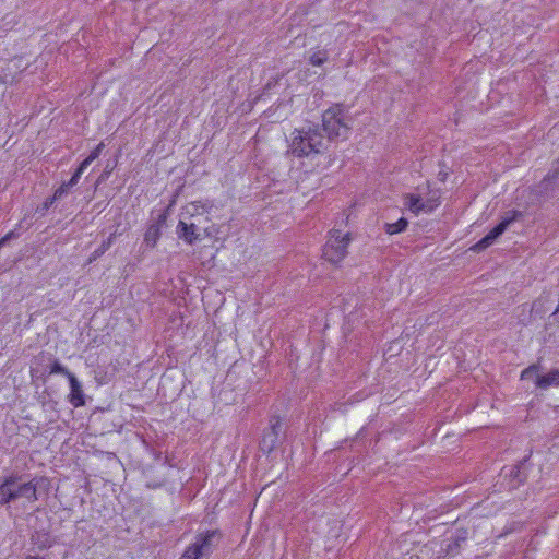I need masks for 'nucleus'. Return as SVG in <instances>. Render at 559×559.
<instances>
[{
	"instance_id": "13",
	"label": "nucleus",
	"mask_w": 559,
	"mask_h": 559,
	"mask_svg": "<svg viewBox=\"0 0 559 559\" xmlns=\"http://www.w3.org/2000/svg\"><path fill=\"white\" fill-rule=\"evenodd\" d=\"M160 225L154 223L150 225L144 234V242L147 247L154 248L160 238Z\"/></svg>"
},
{
	"instance_id": "28",
	"label": "nucleus",
	"mask_w": 559,
	"mask_h": 559,
	"mask_svg": "<svg viewBox=\"0 0 559 559\" xmlns=\"http://www.w3.org/2000/svg\"><path fill=\"white\" fill-rule=\"evenodd\" d=\"M519 473H520V466L516 465L511 468V475L514 474V476L516 477Z\"/></svg>"
},
{
	"instance_id": "4",
	"label": "nucleus",
	"mask_w": 559,
	"mask_h": 559,
	"mask_svg": "<svg viewBox=\"0 0 559 559\" xmlns=\"http://www.w3.org/2000/svg\"><path fill=\"white\" fill-rule=\"evenodd\" d=\"M219 537L221 534L216 530L199 533L179 559H201L203 556H209L214 549V542Z\"/></svg>"
},
{
	"instance_id": "2",
	"label": "nucleus",
	"mask_w": 559,
	"mask_h": 559,
	"mask_svg": "<svg viewBox=\"0 0 559 559\" xmlns=\"http://www.w3.org/2000/svg\"><path fill=\"white\" fill-rule=\"evenodd\" d=\"M322 126L326 133L328 143L333 140H345L348 138L350 127L347 115L342 105L336 104L326 109L322 115Z\"/></svg>"
},
{
	"instance_id": "14",
	"label": "nucleus",
	"mask_w": 559,
	"mask_h": 559,
	"mask_svg": "<svg viewBox=\"0 0 559 559\" xmlns=\"http://www.w3.org/2000/svg\"><path fill=\"white\" fill-rule=\"evenodd\" d=\"M404 205L415 215L424 212V200L417 194H407Z\"/></svg>"
},
{
	"instance_id": "9",
	"label": "nucleus",
	"mask_w": 559,
	"mask_h": 559,
	"mask_svg": "<svg viewBox=\"0 0 559 559\" xmlns=\"http://www.w3.org/2000/svg\"><path fill=\"white\" fill-rule=\"evenodd\" d=\"M197 226L194 224H187L183 221H179L177 226V233L179 238L183 239L188 243H193L198 239Z\"/></svg>"
},
{
	"instance_id": "8",
	"label": "nucleus",
	"mask_w": 559,
	"mask_h": 559,
	"mask_svg": "<svg viewBox=\"0 0 559 559\" xmlns=\"http://www.w3.org/2000/svg\"><path fill=\"white\" fill-rule=\"evenodd\" d=\"M467 539V531L466 530H457L455 534L451 537L449 543L447 544L445 551L449 556H456L461 549L463 543Z\"/></svg>"
},
{
	"instance_id": "22",
	"label": "nucleus",
	"mask_w": 559,
	"mask_h": 559,
	"mask_svg": "<svg viewBox=\"0 0 559 559\" xmlns=\"http://www.w3.org/2000/svg\"><path fill=\"white\" fill-rule=\"evenodd\" d=\"M440 204L439 198H430L424 201V213H431Z\"/></svg>"
},
{
	"instance_id": "10",
	"label": "nucleus",
	"mask_w": 559,
	"mask_h": 559,
	"mask_svg": "<svg viewBox=\"0 0 559 559\" xmlns=\"http://www.w3.org/2000/svg\"><path fill=\"white\" fill-rule=\"evenodd\" d=\"M536 386L546 390L550 386H559V369H552L547 374L536 377Z\"/></svg>"
},
{
	"instance_id": "24",
	"label": "nucleus",
	"mask_w": 559,
	"mask_h": 559,
	"mask_svg": "<svg viewBox=\"0 0 559 559\" xmlns=\"http://www.w3.org/2000/svg\"><path fill=\"white\" fill-rule=\"evenodd\" d=\"M537 371H538V366L537 365H532V366L525 368L521 372V379H530L532 376L536 374Z\"/></svg>"
},
{
	"instance_id": "19",
	"label": "nucleus",
	"mask_w": 559,
	"mask_h": 559,
	"mask_svg": "<svg viewBox=\"0 0 559 559\" xmlns=\"http://www.w3.org/2000/svg\"><path fill=\"white\" fill-rule=\"evenodd\" d=\"M105 147L104 143L100 142L91 153L90 155L83 160L81 162V164H83V167H88L96 158L99 157L103 148Z\"/></svg>"
},
{
	"instance_id": "5",
	"label": "nucleus",
	"mask_w": 559,
	"mask_h": 559,
	"mask_svg": "<svg viewBox=\"0 0 559 559\" xmlns=\"http://www.w3.org/2000/svg\"><path fill=\"white\" fill-rule=\"evenodd\" d=\"M521 216L522 213L515 210L507 212L506 215L502 217L501 222L496 227H493L485 237L477 241L471 249L475 252H480L487 249L488 247L495 243L497 238L500 237L507 230L511 223H513Z\"/></svg>"
},
{
	"instance_id": "3",
	"label": "nucleus",
	"mask_w": 559,
	"mask_h": 559,
	"mask_svg": "<svg viewBox=\"0 0 559 559\" xmlns=\"http://www.w3.org/2000/svg\"><path fill=\"white\" fill-rule=\"evenodd\" d=\"M350 241L349 233L343 234L338 229H331L322 249L323 258L332 264L341 263L348 253L347 248Z\"/></svg>"
},
{
	"instance_id": "25",
	"label": "nucleus",
	"mask_w": 559,
	"mask_h": 559,
	"mask_svg": "<svg viewBox=\"0 0 559 559\" xmlns=\"http://www.w3.org/2000/svg\"><path fill=\"white\" fill-rule=\"evenodd\" d=\"M70 187H67V182H63L53 193V199L60 200L70 191Z\"/></svg>"
},
{
	"instance_id": "7",
	"label": "nucleus",
	"mask_w": 559,
	"mask_h": 559,
	"mask_svg": "<svg viewBox=\"0 0 559 559\" xmlns=\"http://www.w3.org/2000/svg\"><path fill=\"white\" fill-rule=\"evenodd\" d=\"M70 384V393L68 395V401L73 407H81L85 405V394L83 392V388L78 378L72 374L69 379Z\"/></svg>"
},
{
	"instance_id": "16",
	"label": "nucleus",
	"mask_w": 559,
	"mask_h": 559,
	"mask_svg": "<svg viewBox=\"0 0 559 559\" xmlns=\"http://www.w3.org/2000/svg\"><path fill=\"white\" fill-rule=\"evenodd\" d=\"M556 164L557 166L551 171H549L540 182V187L545 190H547L550 185H554L559 180V158L557 159Z\"/></svg>"
},
{
	"instance_id": "21",
	"label": "nucleus",
	"mask_w": 559,
	"mask_h": 559,
	"mask_svg": "<svg viewBox=\"0 0 559 559\" xmlns=\"http://www.w3.org/2000/svg\"><path fill=\"white\" fill-rule=\"evenodd\" d=\"M85 169L86 167H83V164H80L74 174L72 175V177L70 178V180L67 182V187H74L79 182Z\"/></svg>"
},
{
	"instance_id": "18",
	"label": "nucleus",
	"mask_w": 559,
	"mask_h": 559,
	"mask_svg": "<svg viewBox=\"0 0 559 559\" xmlns=\"http://www.w3.org/2000/svg\"><path fill=\"white\" fill-rule=\"evenodd\" d=\"M116 235L111 234L106 240L102 242V245L93 252V259H96L103 255L112 245Z\"/></svg>"
},
{
	"instance_id": "1",
	"label": "nucleus",
	"mask_w": 559,
	"mask_h": 559,
	"mask_svg": "<svg viewBox=\"0 0 559 559\" xmlns=\"http://www.w3.org/2000/svg\"><path fill=\"white\" fill-rule=\"evenodd\" d=\"M328 148V141L318 127L295 129L288 140L287 154L295 157H309L323 153Z\"/></svg>"
},
{
	"instance_id": "15",
	"label": "nucleus",
	"mask_w": 559,
	"mask_h": 559,
	"mask_svg": "<svg viewBox=\"0 0 559 559\" xmlns=\"http://www.w3.org/2000/svg\"><path fill=\"white\" fill-rule=\"evenodd\" d=\"M407 226H408V221L404 217H401L395 223H385L383 228L386 234L396 235V234L404 231Z\"/></svg>"
},
{
	"instance_id": "12",
	"label": "nucleus",
	"mask_w": 559,
	"mask_h": 559,
	"mask_svg": "<svg viewBox=\"0 0 559 559\" xmlns=\"http://www.w3.org/2000/svg\"><path fill=\"white\" fill-rule=\"evenodd\" d=\"M11 501H14V493L12 478L9 476L0 484V504H7Z\"/></svg>"
},
{
	"instance_id": "23",
	"label": "nucleus",
	"mask_w": 559,
	"mask_h": 559,
	"mask_svg": "<svg viewBox=\"0 0 559 559\" xmlns=\"http://www.w3.org/2000/svg\"><path fill=\"white\" fill-rule=\"evenodd\" d=\"M20 235L21 234L16 229L9 231L2 238H0V248L8 243L10 240L19 238Z\"/></svg>"
},
{
	"instance_id": "11",
	"label": "nucleus",
	"mask_w": 559,
	"mask_h": 559,
	"mask_svg": "<svg viewBox=\"0 0 559 559\" xmlns=\"http://www.w3.org/2000/svg\"><path fill=\"white\" fill-rule=\"evenodd\" d=\"M37 358L41 360L46 359L50 362L48 374L58 373L67 377L68 379L73 374L62 364H60L59 360L53 359L49 354L40 353Z\"/></svg>"
},
{
	"instance_id": "17",
	"label": "nucleus",
	"mask_w": 559,
	"mask_h": 559,
	"mask_svg": "<svg viewBox=\"0 0 559 559\" xmlns=\"http://www.w3.org/2000/svg\"><path fill=\"white\" fill-rule=\"evenodd\" d=\"M277 440V432L275 431V427H272L271 432L266 433L263 437L261 442V448L263 451L271 452L274 448V444Z\"/></svg>"
},
{
	"instance_id": "29",
	"label": "nucleus",
	"mask_w": 559,
	"mask_h": 559,
	"mask_svg": "<svg viewBox=\"0 0 559 559\" xmlns=\"http://www.w3.org/2000/svg\"><path fill=\"white\" fill-rule=\"evenodd\" d=\"M25 559H44V558L38 557V556H27Z\"/></svg>"
},
{
	"instance_id": "20",
	"label": "nucleus",
	"mask_w": 559,
	"mask_h": 559,
	"mask_svg": "<svg viewBox=\"0 0 559 559\" xmlns=\"http://www.w3.org/2000/svg\"><path fill=\"white\" fill-rule=\"evenodd\" d=\"M328 59L325 51H317L311 55L310 57V63L312 66L319 67L322 66Z\"/></svg>"
},
{
	"instance_id": "26",
	"label": "nucleus",
	"mask_w": 559,
	"mask_h": 559,
	"mask_svg": "<svg viewBox=\"0 0 559 559\" xmlns=\"http://www.w3.org/2000/svg\"><path fill=\"white\" fill-rule=\"evenodd\" d=\"M112 168H110L108 165L106 166L104 173L100 175L99 177V181L100 180H105L106 178H108V176L110 175Z\"/></svg>"
},
{
	"instance_id": "6",
	"label": "nucleus",
	"mask_w": 559,
	"mask_h": 559,
	"mask_svg": "<svg viewBox=\"0 0 559 559\" xmlns=\"http://www.w3.org/2000/svg\"><path fill=\"white\" fill-rule=\"evenodd\" d=\"M12 478V489L14 493V500L24 498L28 502H35L38 499L37 489L40 488V485L45 483L43 478H34L27 483H19V477L11 476Z\"/></svg>"
},
{
	"instance_id": "27",
	"label": "nucleus",
	"mask_w": 559,
	"mask_h": 559,
	"mask_svg": "<svg viewBox=\"0 0 559 559\" xmlns=\"http://www.w3.org/2000/svg\"><path fill=\"white\" fill-rule=\"evenodd\" d=\"M58 199H53V195L51 198H48L45 203H44V209L47 210L49 209L55 201H57Z\"/></svg>"
}]
</instances>
